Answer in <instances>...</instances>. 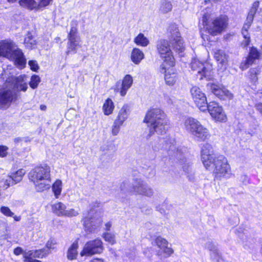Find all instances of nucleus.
I'll return each instance as SVG.
<instances>
[{"mask_svg": "<svg viewBox=\"0 0 262 262\" xmlns=\"http://www.w3.org/2000/svg\"><path fill=\"white\" fill-rule=\"evenodd\" d=\"M148 124L150 137L155 133L162 135L166 133L167 126L169 125V120L165 113L160 108H152L146 113L143 120Z\"/></svg>", "mask_w": 262, "mask_h": 262, "instance_id": "f257e3e1", "label": "nucleus"}, {"mask_svg": "<svg viewBox=\"0 0 262 262\" xmlns=\"http://www.w3.org/2000/svg\"><path fill=\"white\" fill-rule=\"evenodd\" d=\"M212 9L204 10L202 18L200 20V27L204 29L209 34L216 36L221 34L227 27L228 18L226 15H221L211 18Z\"/></svg>", "mask_w": 262, "mask_h": 262, "instance_id": "f03ea898", "label": "nucleus"}, {"mask_svg": "<svg viewBox=\"0 0 262 262\" xmlns=\"http://www.w3.org/2000/svg\"><path fill=\"white\" fill-rule=\"evenodd\" d=\"M0 56L4 57L19 69H23L26 64V59L22 50L11 40L0 41Z\"/></svg>", "mask_w": 262, "mask_h": 262, "instance_id": "7ed1b4c3", "label": "nucleus"}, {"mask_svg": "<svg viewBox=\"0 0 262 262\" xmlns=\"http://www.w3.org/2000/svg\"><path fill=\"white\" fill-rule=\"evenodd\" d=\"M36 190L42 192L49 189L51 182V167L47 164H42L33 169L29 173Z\"/></svg>", "mask_w": 262, "mask_h": 262, "instance_id": "20e7f679", "label": "nucleus"}, {"mask_svg": "<svg viewBox=\"0 0 262 262\" xmlns=\"http://www.w3.org/2000/svg\"><path fill=\"white\" fill-rule=\"evenodd\" d=\"M120 191L122 197L123 195L127 196L130 194L147 197H151L154 194L151 187L141 179L136 180L131 188L127 182H122L120 185Z\"/></svg>", "mask_w": 262, "mask_h": 262, "instance_id": "39448f33", "label": "nucleus"}, {"mask_svg": "<svg viewBox=\"0 0 262 262\" xmlns=\"http://www.w3.org/2000/svg\"><path fill=\"white\" fill-rule=\"evenodd\" d=\"M210 168H206L212 170L214 179L217 180L229 179L232 173L231 167L227 158L223 155H219L210 162Z\"/></svg>", "mask_w": 262, "mask_h": 262, "instance_id": "423d86ee", "label": "nucleus"}, {"mask_svg": "<svg viewBox=\"0 0 262 262\" xmlns=\"http://www.w3.org/2000/svg\"><path fill=\"white\" fill-rule=\"evenodd\" d=\"M190 68L192 71L197 73L200 79L205 78L210 80L214 77V71L213 66L208 61L203 62L197 58H192L190 63Z\"/></svg>", "mask_w": 262, "mask_h": 262, "instance_id": "0eeeda50", "label": "nucleus"}, {"mask_svg": "<svg viewBox=\"0 0 262 262\" xmlns=\"http://www.w3.org/2000/svg\"><path fill=\"white\" fill-rule=\"evenodd\" d=\"M156 48L158 54L163 60L161 66H168L169 67H173L175 60L168 41L165 39L159 40L157 42Z\"/></svg>", "mask_w": 262, "mask_h": 262, "instance_id": "6e6552de", "label": "nucleus"}, {"mask_svg": "<svg viewBox=\"0 0 262 262\" xmlns=\"http://www.w3.org/2000/svg\"><path fill=\"white\" fill-rule=\"evenodd\" d=\"M259 2L255 1L250 8L246 20L244 24L242 30V34L244 40L242 42L241 45L243 47H247L250 42V37L248 33V30L250 28L255 16V14L258 11Z\"/></svg>", "mask_w": 262, "mask_h": 262, "instance_id": "1a4fd4ad", "label": "nucleus"}, {"mask_svg": "<svg viewBox=\"0 0 262 262\" xmlns=\"http://www.w3.org/2000/svg\"><path fill=\"white\" fill-rule=\"evenodd\" d=\"M169 39L173 48L177 52L182 53L185 47L178 27L176 24H171L168 29Z\"/></svg>", "mask_w": 262, "mask_h": 262, "instance_id": "9d476101", "label": "nucleus"}, {"mask_svg": "<svg viewBox=\"0 0 262 262\" xmlns=\"http://www.w3.org/2000/svg\"><path fill=\"white\" fill-rule=\"evenodd\" d=\"M190 92L193 101L198 109L203 113L206 112L208 103L205 94L197 86H193Z\"/></svg>", "mask_w": 262, "mask_h": 262, "instance_id": "9b49d317", "label": "nucleus"}, {"mask_svg": "<svg viewBox=\"0 0 262 262\" xmlns=\"http://www.w3.org/2000/svg\"><path fill=\"white\" fill-rule=\"evenodd\" d=\"M207 112H209L212 119L215 122L223 123L227 120L223 108L216 102L211 101L207 104Z\"/></svg>", "mask_w": 262, "mask_h": 262, "instance_id": "f8f14e48", "label": "nucleus"}, {"mask_svg": "<svg viewBox=\"0 0 262 262\" xmlns=\"http://www.w3.org/2000/svg\"><path fill=\"white\" fill-rule=\"evenodd\" d=\"M7 86L12 88L14 91L25 92L28 89L27 77L21 75L17 77H10L6 80Z\"/></svg>", "mask_w": 262, "mask_h": 262, "instance_id": "ddd939ff", "label": "nucleus"}, {"mask_svg": "<svg viewBox=\"0 0 262 262\" xmlns=\"http://www.w3.org/2000/svg\"><path fill=\"white\" fill-rule=\"evenodd\" d=\"M103 250V244L101 239H96L88 242L84 245L80 255L91 256L95 254H99Z\"/></svg>", "mask_w": 262, "mask_h": 262, "instance_id": "4468645a", "label": "nucleus"}, {"mask_svg": "<svg viewBox=\"0 0 262 262\" xmlns=\"http://www.w3.org/2000/svg\"><path fill=\"white\" fill-rule=\"evenodd\" d=\"M81 39L77 34V29L75 27H72L68 34V42L67 53H75L78 47H81Z\"/></svg>", "mask_w": 262, "mask_h": 262, "instance_id": "2eb2a0df", "label": "nucleus"}, {"mask_svg": "<svg viewBox=\"0 0 262 262\" xmlns=\"http://www.w3.org/2000/svg\"><path fill=\"white\" fill-rule=\"evenodd\" d=\"M201 161L205 168H210V162L217 157L213 153L212 145L209 143L203 145L201 152Z\"/></svg>", "mask_w": 262, "mask_h": 262, "instance_id": "dca6fc26", "label": "nucleus"}, {"mask_svg": "<svg viewBox=\"0 0 262 262\" xmlns=\"http://www.w3.org/2000/svg\"><path fill=\"white\" fill-rule=\"evenodd\" d=\"M207 86L221 99L230 100L233 98V94L222 85L210 82L207 84Z\"/></svg>", "mask_w": 262, "mask_h": 262, "instance_id": "f3484780", "label": "nucleus"}, {"mask_svg": "<svg viewBox=\"0 0 262 262\" xmlns=\"http://www.w3.org/2000/svg\"><path fill=\"white\" fill-rule=\"evenodd\" d=\"M133 83V77L130 75L127 74L123 77L121 85L120 82L116 83L114 87V90L115 92H119L121 96H124Z\"/></svg>", "mask_w": 262, "mask_h": 262, "instance_id": "a211bd4d", "label": "nucleus"}, {"mask_svg": "<svg viewBox=\"0 0 262 262\" xmlns=\"http://www.w3.org/2000/svg\"><path fill=\"white\" fill-rule=\"evenodd\" d=\"M15 98V95L12 91L0 89V108H8Z\"/></svg>", "mask_w": 262, "mask_h": 262, "instance_id": "6ab92c4d", "label": "nucleus"}, {"mask_svg": "<svg viewBox=\"0 0 262 262\" xmlns=\"http://www.w3.org/2000/svg\"><path fill=\"white\" fill-rule=\"evenodd\" d=\"M160 72L165 74V80L167 84L173 85L178 80V76L173 67L168 66H161Z\"/></svg>", "mask_w": 262, "mask_h": 262, "instance_id": "aec40b11", "label": "nucleus"}, {"mask_svg": "<svg viewBox=\"0 0 262 262\" xmlns=\"http://www.w3.org/2000/svg\"><path fill=\"white\" fill-rule=\"evenodd\" d=\"M26 173L24 169H20L15 172H12L10 176H8L6 179H3L4 183V187L5 188L19 182L23 179Z\"/></svg>", "mask_w": 262, "mask_h": 262, "instance_id": "412c9836", "label": "nucleus"}, {"mask_svg": "<svg viewBox=\"0 0 262 262\" xmlns=\"http://www.w3.org/2000/svg\"><path fill=\"white\" fill-rule=\"evenodd\" d=\"M213 57L217 63L218 70L221 71L226 70L228 65V56L225 51L215 50L214 51Z\"/></svg>", "mask_w": 262, "mask_h": 262, "instance_id": "4be33fe9", "label": "nucleus"}, {"mask_svg": "<svg viewBox=\"0 0 262 262\" xmlns=\"http://www.w3.org/2000/svg\"><path fill=\"white\" fill-rule=\"evenodd\" d=\"M202 126V123L196 119L192 117H188L184 121V129L191 134H193Z\"/></svg>", "mask_w": 262, "mask_h": 262, "instance_id": "5701e85b", "label": "nucleus"}, {"mask_svg": "<svg viewBox=\"0 0 262 262\" xmlns=\"http://www.w3.org/2000/svg\"><path fill=\"white\" fill-rule=\"evenodd\" d=\"M259 53L256 48L252 47L249 51V55L246 60L243 61L240 65L242 70H245L248 67L258 59L259 57Z\"/></svg>", "mask_w": 262, "mask_h": 262, "instance_id": "b1692460", "label": "nucleus"}, {"mask_svg": "<svg viewBox=\"0 0 262 262\" xmlns=\"http://www.w3.org/2000/svg\"><path fill=\"white\" fill-rule=\"evenodd\" d=\"M192 136L199 141H205L210 138L211 134L209 129L202 124V126L198 128Z\"/></svg>", "mask_w": 262, "mask_h": 262, "instance_id": "393cba45", "label": "nucleus"}, {"mask_svg": "<svg viewBox=\"0 0 262 262\" xmlns=\"http://www.w3.org/2000/svg\"><path fill=\"white\" fill-rule=\"evenodd\" d=\"M129 115V107L127 104H124L119 111L115 121L123 125Z\"/></svg>", "mask_w": 262, "mask_h": 262, "instance_id": "a878e982", "label": "nucleus"}, {"mask_svg": "<svg viewBox=\"0 0 262 262\" xmlns=\"http://www.w3.org/2000/svg\"><path fill=\"white\" fill-rule=\"evenodd\" d=\"M130 58L135 64H139L144 58V54L140 49L134 48L132 50Z\"/></svg>", "mask_w": 262, "mask_h": 262, "instance_id": "bb28decb", "label": "nucleus"}, {"mask_svg": "<svg viewBox=\"0 0 262 262\" xmlns=\"http://www.w3.org/2000/svg\"><path fill=\"white\" fill-rule=\"evenodd\" d=\"M115 105L111 98L106 99L102 106V111L104 114L106 116L111 115L114 110Z\"/></svg>", "mask_w": 262, "mask_h": 262, "instance_id": "cd10ccee", "label": "nucleus"}, {"mask_svg": "<svg viewBox=\"0 0 262 262\" xmlns=\"http://www.w3.org/2000/svg\"><path fill=\"white\" fill-rule=\"evenodd\" d=\"M63 183L61 180L57 179L52 185V190L54 196L58 199L60 196L62 190Z\"/></svg>", "mask_w": 262, "mask_h": 262, "instance_id": "c85d7f7f", "label": "nucleus"}, {"mask_svg": "<svg viewBox=\"0 0 262 262\" xmlns=\"http://www.w3.org/2000/svg\"><path fill=\"white\" fill-rule=\"evenodd\" d=\"M172 5L169 0H161L159 4V11L163 14H166L172 10Z\"/></svg>", "mask_w": 262, "mask_h": 262, "instance_id": "c756f323", "label": "nucleus"}, {"mask_svg": "<svg viewBox=\"0 0 262 262\" xmlns=\"http://www.w3.org/2000/svg\"><path fill=\"white\" fill-rule=\"evenodd\" d=\"M78 244L77 242H74L68 249L67 252V258L70 260L76 258L78 254L77 249Z\"/></svg>", "mask_w": 262, "mask_h": 262, "instance_id": "7c9ffc66", "label": "nucleus"}, {"mask_svg": "<svg viewBox=\"0 0 262 262\" xmlns=\"http://www.w3.org/2000/svg\"><path fill=\"white\" fill-rule=\"evenodd\" d=\"M205 247L210 251V257L211 259H215L220 256V253L217 249L216 246L211 242H207Z\"/></svg>", "mask_w": 262, "mask_h": 262, "instance_id": "2f4dec72", "label": "nucleus"}, {"mask_svg": "<svg viewBox=\"0 0 262 262\" xmlns=\"http://www.w3.org/2000/svg\"><path fill=\"white\" fill-rule=\"evenodd\" d=\"M134 42L137 46L142 47H147L149 43L148 39L143 33H139L134 38Z\"/></svg>", "mask_w": 262, "mask_h": 262, "instance_id": "473e14b6", "label": "nucleus"}, {"mask_svg": "<svg viewBox=\"0 0 262 262\" xmlns=\"http://www.w3.org/2000/svg\"><path fill=\"white\" fill-rule=\"evenodd\" d=\"M49 253V252L46 249L30 250L26 253L29 256H31V257L33 258H42Z\"/></svg>", "mask_w": 262, "mask_h": 262, "instance_id": "72a5a7b5", "label": "nucleus"}, {"mask_svg": "<svg viewBox=\"0 0 262 262\" xmlns=\"http://www.w3.org/2000/svg\"><path fill=\"white\" fill-rule=\"evenodd\" d=\"M24 45L26 48L32 49L35 47L36 41L34 39L33 36L30 33H28L24 40Z\"/></svg>", "mask_w": 262, "mask_h": 262, "instance_id": "f704fd0d", "label": "nucleus"}, {"mask_svg": "<svg viewBox=\"0 0 262 262\" xmlns=\"http://www.w3.org/2000/svg\"><path fill=\"white\" fill-rule=\"evenodd\" d=\"M84 226L85 229L89 230L90 232H92L97 226V225L95 224L94 219L92 217H87L84 219Z\"/></svg>", "mask_w": 262, "mask_h": 262, "instance_id": "c9c22d12", "label": "nucleus"}, {"mask_svg": "<svg viewBox=\"0 0 262 262\" xmlns=\"http://www.w3.org/2000/svg\"><path fill=\"white\" fill-rule=\"evenodd\" d=\"M66 206L61 202H57L52 205V210L54 212L63 213L66 211Z\"/></svg>", "mask_w": 262, "mask_h": 262, "instance_id": "e433bc0d", "label": "nucleus"}, {"mask_svg": "<svg viewBox=\"0 0 262 262\" xmlns=\"http://www.w3.org/2000/svg\"><path fill=\"white\" fill-rule=\"evenodd\" d=\"M155 243L156 246H157L161 250L166 246L168 245L167 241L161 236L157 237L155 239Z\"/></svg>", "mask_w": 262, "mask_h": 262, "instance_id": "4c0bfd02", "label": "nucleus"}, {"mask_svg": "<svg viewBox=\"0 0 262 262\" xmlns=\"http://www.w3.org/2000/svg\"><path fill=\"white\" fill-rule=\"evenodd\" d=\"M249 78L252 82H255L257 80L259 70L257 69H251L249 71Z\"/></svg>", "mask_w": 262, "mask_h": 262, "instance_id": "58836bf2", "label": "nucleus"}, {"mask_svg": "<svg viewBox=\"0 0 262 262\" xmlns=\"http://www.w3.org/2000/svg\"><path fill=\"white\" fill-rule=\"evenodd\" d=\"M40 81V79L38 76L36 75H33L30 81V86L33 89H36Z\"/></svg>", "mask_w": 262, "mask_h": 262, "instance_id": "ea45409f", "label": "nucleus"}, {"mask_svg": "<svg viewBox=\"0 0 262 262\" xmlns=\"http://www.w3.org/2000/svg\"><path fill=\"white\" fill-rule=\"evenodd\" d=\"M103 238L105 241L113 245L116 243L115 235L111 233H105L103 234Z\"/></svg>", "mask_w": 262, "mask_h": 262, "instance_id": "a19ab883", "label": "nucleus"}, {"mask_svg": "<svg viewBox=\"0 0 262 262\" xmlns=\"http://www.w3.org/2000/svg\"><path fill=\"white\" fill-rule=\"evenodd\" d=\"M121 126H122V125L119 124L114 121L112 126V134L113 136H117L120 132Z\"/></svg>", "mask_w": 262, "mask_h": 262, "instance_id": "79ce46f5", "label": "nucleus"}, {"mask_svg": "<svg viewBox=\"0 0 262 262\" xmlns=\"http://www.w3.org/2000/svg\"><path fill=\"white\" fill-rule=\"evenodd\" d=\"M52 1V0H41L39 2V3L34 1V3H35L36 6L34 8H33V9H35L37 8L41 9L42 8H43L48 6Z\"/></svg>", "mask_w": 262, "mask_h": 262, "instance_id": "37998d69", "label": "nucleus"}, {"mask_svg": "<svg viewBox=\"0 0 262 262\" xmlns=\"http://www.w3.org/2000/svg\"><path fill=\"white\" fill-rule=\"evenodd\" d=\"M57 242L55 239L50 238L46 244V249L49 251L50 250L55 249V246Z\"/></svg>", "mask_w": 262, "mask_h": 262, "instance_id": "c03bdc74", "label": "nucleus"}, {"mask_svg": "<svg viewBox=\"0 0 262 262\" xmlns=\"http://www.w3.org/2000/svg\"><path fill=\"white\" fill-rule=\"evenodd\" d=\"M102 206V205L100 202L97 201L94 202L90 205L91 211H97L101 208Z\"/></svg>", "mask_w": 262, "mask_h": 262, "instance_id": "a18cd8bd", "label": "nucleus"}, {"mask_svg": "<svg viewBox=\"0 0 262 262\" xmlns=\"http://www.w3.org/2000/svg\"><path fill=\"white\" fill-rule=\"evenodd\" d=\"M28 64L31 70L36 72L39 69V66L35 60H30L28 62Z\"/></svg>", "mask_w": 262, "mask_h": 262, "instance_id": "49530a36", "label": "nucleus"}, {"mask_svg": "<svg viewBox=\"0 0 262 262\" xmlns=\"http://www.w3.org/2000/svg\"><path fill=\"white\" fill-rule=\"evenodd\" d=\"M161 250H162L163 253L164 254L165 257H168L173 253V250L172 249L168 247L167 246H166L165 247L162 249Z\"/></svg>", "mask_w": 262, "mask_h": 262, "instance_id": "de8ad7c7", "label": "nucleus"}, {"mask_svg": "<svg viewBox=\"0 0 262 262\" xmlns=\"http://www.w3.org/2000/svg\"><path fill=\"white\" fill-rule=\"evenodd\" d=\"M8 147L5 145H0V157L4 158L8 154Z\"/></svg>", "mask_w": 262, "mask_h": 262, "instance_id": "09e8293b", "label": "nucleus"}, {"mask_svg": "<svg viewBox=\"0 0 262 262\" xmlns=\"http://www.w3.org/2000/svg\"><path fill=\"white\" fill-rule=\"evenodd\" d=\"M25 258V262H41L40 260L34 259L33 258V257H31V256H29L27 254H26Z\"/></svg>", "mask_w": 262, "mask_h": 262, "instance_id": "8fccbe9b", "label": "nucleus"}, {"mask_svg": "<svg viewBox=\"0 0 262 262\" xmlns=\"http://www.w3.org/2000/svg\"><path fill=\"white\" fill-rule=\"evenodd\" d=\"M1 213H12L8 207L5 206L1 208Z\"/></svg>", "mask_w": 262, "mask_h": 262, "instance_id": "3c124183", "label": "nucleus"}, {"mask_svg": "<svg viewBox=\"0 0 262 262\" xmlns=\"http://www.w3.org/2000/svg\"><path fill=\"white\" fill-rule=\"evenodd\" d=\"M23 253V249L20 247H17L14 250V253L16 255H20Z\"/></svg>", "mask_w": 262, "mask_h": 262, "instance_id": "603ef678", "label": "nucleus"}, {"mask_svg": "<svg viewBox=\"0 0 262 262\" xmlns=\"http://www.w3.org/2000/svg\"><path fill=\"white\" fill-rule=\"evenodd\" d=\"M184 171L186 173H189L191 171V168L190 165H184L183 167Z\"/></svg>", "mask_w": 262, "mask_h": 262, "instance_id": "864d4df0", "label": "nucleus"}, {"mask_svg": "<svg viewBox=\"0 0 262 262\" xmlns=\"http://www.w3.org/2000/svg\"><path fill=\"white\" fill-rule=\"evenodd\" d=\"M256 108L262 114V103H257Z\"/></svg>", "mask_w": 262, "mask_h": 262, "instance_id": "5fc2aeb1", "label": "nucleus"}, {"mask_svg": "<svg viewBox=\"0 0 262 262\" xmlns=\"http://www.w3.org/2000/svg\"><path fill=\"white\" fill-rule=\"evenodd\" d=\"M6 214L8 215V216L10 217H13L14 218V220L16 221H18L20 220V216H17V215L12 216V215H14V214Z\"/></svg>", "mask_w": 262, "mask_h": 262, "instance_id": "6e6d98bb", "label": "nucleus"}, {"mask_svg": "<svg viewBox=\"0 0 262 262\" xmlns=\"http://www.w3.org/2000/svg\"><path fill=\"white\" fill-rule=\"evenodd\" d=\"M112 226V224L110 222H107L105 224V229L107 231H109Z\"/></svg>", "mask_w": 262, "mask_h": 262, "instance_id": "4d7b16f0", "label": "nucleus"}, {"mask_svg": "<svg viewBox=\"0 0 262 262\" xmlns=\"http://www.w3.org/2000/svg\"><path fill=\"white\" fill-rule=\"evenodd\" d=\"M214 261H216V262H224L223 259L222 258L221 254H220V256L219 257H217L215 259H212Z\"/></svg>", "mask_w": 262, "mask_h": 262, "instance_id": "13d9d810", "label": "nucleus"}, {"mask_svg": "<svg viewBox=\"0 0 262 262\" xmlns=\"http://www.w3.org/2000/svg\"><path fill=\"white\" fill-rule=\"evenodd\" d=\"M91 262H104L103 260L100 258H94Z\"/></svg>", "mask_w": 262, "mask_h": 262, "instance_id": "bf43d9fd", "label": "nucleus"}, {"mask_svg": "<svg viewBox=\"0 0 262 262\" xmlns=\"http://www.w3.org/2000/svg\"><path fill=\"white\" fill-rule=\"evenodd\" d=\"M40 109L42 111H46L47 109V106L45 105L41 104L40 106Z\"/></svg>", "mask_w": 262, "mask_h": 262, "instance_id": "052dcab7", "label": "nucleus"}, {"mask_svg": "<svg viewBox=\"0 0 262 262\" xmlns=\"http://www.w3.org/2000/svg\"><path fill=\"white\" fill-rule=\"evenodd\" d=\"M244 247H245L246 249H249V248H250V246H248V245H247V244H244Z\"/></svg>", "mask_w": 262, "mask_h": 262, "instance_id": "680f3d73", "label": "nucleus"}, {"mask_svg": "<svg viewBox=\"0 0 262 262\" xmlns=\"http://www.w3.org/2000/svg\"><path fill=\"white\" fill-rule=\"evenodd\" d=\"M202 38L205 40L206 38L207 39V36H205L204 35H202Z\"/></svg>", "mask_w": 262, "mask_h": 262, "instance_id": "e2e57ef3", "label": "nucleus"}, {"mask_svg": "<svg viewBox=\"0 0 262 262\" xmlns=\"http://www.w3.org/2000/svg\"><path fill=\"white\" fill-rule=\"evenodd\" d=\"M20 139L19 138H16V139H15L14 140V141L15 142H18Z\"/></svg>", "mask_w": 262, "mask_h": 262, "instance_id": "0e129e2a", "label": "nucleus"}, {"mask_svg": "<svg viewBox=\"0 0 262 262\" xmlns=\"http://www.w3.org/2000/svg\"><path fill=\"white\" fill-rule=\"evenodd\" d=\"M70 215H69V216H72V215H71L72 214H69Z\"/></svg>", "mask_w": 262, "mask_h": 262, "instance_id": "69168bd1", "label": "nucleus"}]
</instances>
